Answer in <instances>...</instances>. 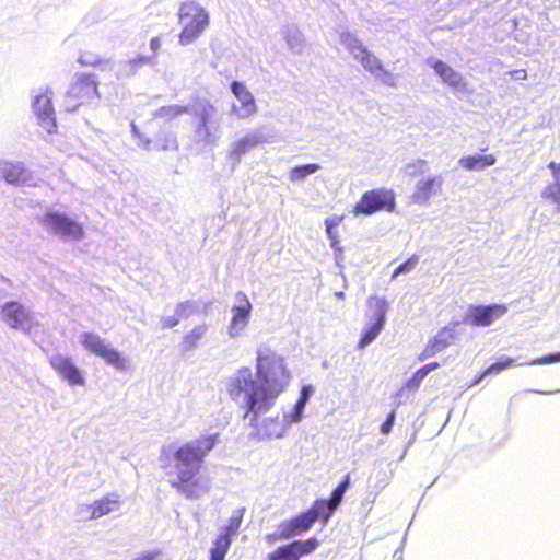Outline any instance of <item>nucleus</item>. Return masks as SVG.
Instances as JSON below:
<instances>
[{"instance_id":"44","label":"nucleus","mask_w":560,"mask_h":560,"mask_svg":"<svg viewBox=\"0 0 560 560\" xmlns=\"http://www.w3.org/2000/svg\"><path fill=\"white\" fill-rule=\"evenodd\" d=\"M559 361H560V352L534 359V360L527 362L526 364H529V365L550 364V363H556V362H559ZM525 363H518L520 366H522Z\"/></svg>"},{"instance_id":"27","label":"nucleus","mask_w":560,"mask_h":560,"mask_svg":"<svg viewBox=\"0 0 560 560\" xmlns=\"http://www.w3.org/2000/svg\"><path fill=\"white\" fill-rule=\"evenodd\" d=\"M335 511V508L330 505L329 502L325 500H318L314 503V505L308 510L311 515H313V520L316 522L322 518L325 523L328 522L330 515Z\"/></svg>"},{"instance_id":"55","label":"nucleus","mask_w":560,"mask_h":560,"mask_svg":"<svg viewBox=\"0 0 560 560\" xmlns=\"http://www.w3.org/2000/svg\"><path fill=\"white\" fill-rule=\"evenodd\" d=\"M424 165H425V162L423 160H419L417 162V166H419V168H422Z\"/></svg>"},{"instance_id":"26","label":"nucleus","mask_w":560,"mask_h":560,"mask_svg":"<svg viewBox=\"0 0 560 560\" xmlns=\"http://www.w3.org/2000/svg\"><path fill=\"white\" fill-rule=\"evenodd\" d=\"M245 509L238 508L233 511L231 514L228 524L222 528L219 535L225 536L228 539H232L235 536L241 527L243 517H244Z\"/></svg>"},{"instance_id":"38","label":"nucleus","mask_w":560,"mask_h":560,"mask_svg":"<svg viewBox=\"0 0 560 560\" xmlns=\"http://www.w3.org/2000/svg\"><path fill=\"white\" fill-rule=\"evenodd\" d=\"M327 237L330 241V247L335 250L336 264L338 266H341V262L343 260V250H342V247L340 246L339 234H338V232L332 233V234H327Z\"/></svg>"},{"instance_id":"1","label":"nucleus","mask_w":560,"mask_h":560,"mask_svg":"<svg viewBox=\"0 0 560 560\" xmlns=\"http://www.w3.org/2000/svg\"><path fill=\"white\" fill-rule=\"evenodd\" d=\"M291 381L292 373L284 357L260 346L256 350L254 370L249 366L238 368L226 377L224 386L229 397L246 410L245 416H250V423L255 425L260 440H279L287 435L293 424L302 421L314 393L312 385H304L294 405L282 407L280 413L261 418L276 406Z\"/></svg>"},{"instance_id":"45","label":"nucleus","mask_w":560,"mask_h":560,"mask_svg":"<svg viewBox=\"0 0 560 560\" xmlns=\"http://www.w3.org/2000/svg\"><path fill=\"white\" fill-rule=\"evenodd\" d=\"M343 220V215H332L325 220L326 234L337 233V226Z\"/></svg>"},{"instance_id":"43","label":"nucleus","mask_w":560,"mask_h":560,"mask_svg":"<svg viewBox=\"0 0 560 560\" xmlns=\"http://www.w3.org/2000/svg\"><path fill=\"white\" fill-rule=\"evenodd\" d=\"M559 361H560V352L534 359V360L527 362L526 364H529V365L550 364V363H556V362H559ZM525 363H518L520 366H522Z\"/></svg>"},{"instance_id":"52","label":"nucleus","mask_w":560,"mask_h":560,"mask_svg":"<svg viewBox=\"0 0 560 560\" xmlns=\"http://www.w3.org/2000/svg\"><path fill=\"white\" fill-rule=\"evenodd\" d=\"M440 368V363L438 362H431L429 364H425L424 366L420 368V370L424 373L427 376L430 372L436 370Z\"/></svg>"},{"instance_id":"54","label":"nucleus","mask_w":560,"mask_h":560,"mask_svg":"<svg viewBox=\"0 0 560 560\" xmlns=\"http://www.w3.org/2000/svg\"><path fill=\"white\" fill-rule=\"evenodd\" d=\"M485 376L486 375H483V373H482L478 378H476V381L472 383V385L479 384Z\"/></svg>"},{"instance_id":"40","label":"nucleus","mask_w":560,"mask_h":560,"mask_svg":"<svg viewBox=\"0 0 560 560\" xmlns=\"http://www.w3.org/2000/svg\"><path fill=\"white\" fill-rule=\"evenodd\" d=\"M374 77L378 79L383 84L390 88H396L398 84L397 77L389 72L388 70H386L384 67Z\"/></svg>"},{"instance_id":"42","label":"nucleus","mask_w":560,"mask_h":560,"mask_svg":"<svg viewBox=\"0 0 560 560\" xmlns=\"http://www.w3.org/2000/svg\"><path fill=\"white\" fill-rule=\"evenodd\" d=\"M347 487H348V481H345V482H342L341 485H339V486L334 490V492H332V494H331V499H330V501H329V503H330V505H331L332 508H335V509H336V508L340 504V502H341V500H342V498H343V494H345V492H346V490H347Z\"/></svg>"},{"instance_id":"14","label":"nucleus","mask_w":560,"mask_h":560,"mask_svg":"<svg viewBox=\"0 0 560 560\" xmlns=\"http://www.w3.org/2000/svg\"><path fill=\"white\" fill-rule=\"evenodd\" d=\"M49 363L60 380L70 387L85 386L86 377L84 371L69 355L56 353L49 358Z\"/></svg>"},{"instance_id":"22","label":"nucleus","mask_w":560,"mask_h":560,"mask_svg":"<svg viewBox=\"0 0 560 560\" xmlns=\"http://www.w3.org/2000/svg\"><path fill=\"white\" fill-rule=\"evenodd\" d=\"M428 63L434 69L442 82L452 88L455 92H465L467 90V84L463 75L455 69L441 60L429 59Z\"/></svg>"},{"instance_id":"34","label":"nucleus","mask_w":560,"mask_h":560,"mask_svg":"<svg viewBox=\"0 0 560 560\" xmlns=\"http://www.w3.org/2000/svg\"><path fill=\"white\" fill-rule=\"evenodd\" d=\"M268 560H299L289 545L277 548L268 555Z\"/></svg>"},{"instance_id":"21","label":"nucleus","mask_w":560,"mask_h":560,"mask_svg":"<svg viewBox=\"0 0 560 560\" xmlns=\"http://www.w3.org/2000/svg\"><path fill=\"white\" fill-rule=\"evenodd\" d=\"M0 177L10 185H28L33 179L32 173L23 163L1 161Z\"/></svg>"},{"instance_id":"28","label":"nucleus","mask_w":560,"mask_h":560,"mask_svg":"<svg viewBox=\"0 0 560 560\" xmlns=\"http://www.w3.org/2000/svg\"><path fill=\"white\" fill-rule=\"evenodd\" d=\"M319 170H320V165L316 164V163H310V164H305V165L295 166L289 172V179L293 183L299 182V180H302L305 177L316 173Z\"/></svg>"},{"instance_id":"12","label":"nucleus","mask_w":560,"mask_h":560,"mask_svg":"<svg viewBox=\"0 0 560 560\" xmlns=\"http://www.w3.org/2000/svg\"><path fill=\"white\" fill-rule=\"evenodd\" d=\"M100 97L97 81L93 75L77 78L67 93L68 106L72 109L84 104H96Z\"/></svg>"},{"instance_id":"53","label":"nucleus","mask_w":560,"mask_h":560,"mask_svg":"<svg viewBox=\"0 0 560 560\" xmlns=\"http://www.w3.org/2000/svg\"><path fill=\"white\" fill-rule=\"evenodd\" d=\"M161 45H162V40L160 37H153L150 40V48L153 52H156L160 49Z\"/></svg>"},{"instance_id":"23","label":"nucleus","mask_w":560,"mask_h":560,"mask_svg":"<svg viewBox=\"0 0 560 560\" xmlns=\"http://www.w3.org/2000/svg\"><path fill=\"white\" fill-rule=\"evenodd\" d=\"M456 339V332L453 328L444 327L441 329L425 346L421 352L419 359L424 361L443 351L447 347L454 343Z\"/></svg>"},{"instance_id":"48","label":"nucleus","mask_w":560,"mask_h":560,"mask_svg":"<svg viewBox=\"0 0 560 560\" xmlns=\"http://www.w3.org/2000/svg\"><path fill=\"white\" fill-rule=\"evenodd\" d=\"M154 149L158 150H174L177 148L176 140L174 137H168L164 143L161 144H154Z\"/></svg>"},{"instance_id":"56","label":"nucleus","mask_w":560,"mask_h":560,"mask_svg":"<svg viewBox=\"0 0 560 560\" xmlns=\"http://www.w3.org/2000/svg\"><path fill=\"white\" fill-rule=\"evenodd\" d=\"M413 166H415L413 164H409V165L407 166V172H408V174L413 175V172H412V171H410Z\"/></svg>"},{"instance_id":"16","label":"nucleus","mask_w":560,"mask_h":560,"mask_svg":"<svg viewBox=\"0 0 560 560\" xmlns=\"http://www.w3.org/2000/svg\"><path fill=\"white\" fill-rule=\"evenodd\" d=\"M508 313L504 304H492L487 306H469L464 318L465 323L477 326L487 327L495 323Z\"/></svg>"},{"instance_id":"47","label":"nucleus","mask_w":560,"mask_h":560,"mask_svg":"<svg viewBox=\"0 0 560 560\" xmlns=\"http://www.w3.org/2000/svg\"><path fill=\"white\" fill-rule=\"evenodd\" d=\"M180 319H183V318L179 317L177 312L175 311V314L173 316H164L162 318V325H163V327L171 328V327L176 326Z\"/></svg>"},{"instance_id":"32","label":"nucleus","mask_w":560,"mask_h":560,"mask_svg":"<svg viewBox=\"0 0 560 560\" xmlns=\"http://www.w3.org/2000/svg\"><path fill=\"white\" fill-rule=\"evenodd\" d=\"M186 112H187V108L185 106L170 105V106L161 107L155 113V117L164 119L166 121H170V120L183 115Z\"/></svg>"},{"instance_id":"57","label":"nucleus","mask_w":560,"mask_h":560,"mask_svg":"<svg viewBox=\"0 0 560 560\" xmlns=\"http://www.w3.org/2000/svg\"><path fill=\"white\" fill-rule=\"evenodd\" d=\"M335 295L338 298V299H343L345 298V293L343 292H336Z\"/></svg>"},{"instance_id":"9","label":"nucleus","mask_w":560,"mask_h":560,"mask_svg":"<svg viewBox=\"0 0 560 560\" xmlns=\"http://www.w3.org/2000/svg\"><path fill=\"white\" fill-rule=\"evenodd\" d=\"M0 318L9 327L20 329L27 335L37 331L40 326L37 316L15 301L7 302L2 305Z\"/></svg>"},{"instance_id":"7","label":"nucleus","mask_w":560,"mask_h":560,"mask_svg":"<svg viewBox=\"0 0 560 560\" xmlns=\"http://www.w3.org/2000/svg\"><path fill=\"white\" fill-rule=\"evenodd\" d=\"M388 303L385 298L372 295L366 301V326L362 331L358 343L359 349H364L372 343L383 330L386 323Z\"/></svg>"},{"instance_id":"18","label":"nucleus","mask_w":560,"mask_h":560,"mask_svg":"<svg viewBox=\"0 0 560 560\" xmlns=\"http://www.w3.org/2000/svg\"><path fill=\"white\" fill-rule=\"evenodd\" d=\"M268 142L269 139L262 130H250L231 143L229 156L235 162H240L242 156L252 151L254 148Z\"/></svg>"},{"instance_id":"17","label":"nucleus","mask_w":560,"mask_h":560,"mask_svg":"<svg viewBox=\"0 0 560 560\" xmlns=\"http://www.w3.org/2000/svg\"><path fill=\"white\" fill-rule=\"evenodd\" d=\"M121 497L110 492L95 500L91 504L80 506V513L89 520H98L103 516L118 512L121 509Z\"/></svg>"},{"instance_id":"19","label":"nucleus","mask_w":560,"mask_h":560,"mask_svg":"<svg viewBox=\"0 0 560 560\" xmlns=\"http://www.w3.org/2000/svg\"><path fill=\"white\" fill-rule=\"evenodd\" d=\"M314 523L315 521L313 520V515H311V513L307 511L288 522L280 524L278 534L268 535L266 539L269 542L273 541L277 536L282 539H289L308 530Z\"/></svg>"},{"instance_id":"60","label":"nucleus","mask_w":560,"mask_h":560,"mask_svg":"<svg viewBox=\"0 0 560 560\" xmlns=\"http://www.w3.org/2000/svg\"><path fill=\"white\" fill-rule=\"evenodd\" d=\"M544 395L551 394V392H540Z\"/></svg>"},{"instance_id":"25","label":"nucleus","mask_w":560,"mask_h":560,"mask_svg":"<svg viewBox=\"0 0 560 560\" xmlns=\"http://www.w3.org/2000/svg\"><path fill=\"white\" fill-rule=\"evenodd\" d=\"M497 158L493 154L465 155L459 159L458 164L466 171L481 172L485 168L494 165Z\"/></svg>"},{"instance_id":"59","label":"nucleus","mask_w":560,"mask_h":560,"mask_svg":"<svg viewBox=\"0 0 560 560\" xmlns=\"http://www.w3.org/2000/svg\"><path fill=\"white\" fill-rule=\"evenodd\" d=\"M149 144H150V141H149V140H147V142H145V148H147V149H151Z\"/></svg>"},{"instance_id":"50","label":"nucleus","mask_w":560,"mask_h":560,"mask_svg":"<svg viewBox=\"0 0 560 560\" xmlns=\"http://www.w3.org/2000/svg\"><path fill=\"white\" fill-rule=\"evenodd\" d=\"M159 551H148L139 555L136 560H154L159 556Z\"/></svg>"},{"instance_id":"10","label":"nucleus","mask_w":560,"mask_h":560,"mask_svg":"<svg viewBox=\"0 0 560 560\" xmlns=\"http://www.w3.org/2000/svg\"><path fill=\"white\" fill-rule=\"evenodd\" d=\"M253 304L246 293L238 291L234 295V303L231 307V319L226 332L231 339L243 336L252 318Z\"/></svg>"},{"instance_id":"33","label":"nucleus","mask_w":560,"mask_h":560,"mask_svg":"<svg viewBox=\"0 0 560 560\" xmlns=\"http://www.w3.org/2000/svg\"><path fill=\"white\" fill-rule=\"evenodd\" d=\"M289 48L298 55H301L305 48V42L300 32L289 33L287 37Z\"/></svg>"},{"instance_id":"4","label":"nucleus","mask_w":560,"mask_h":560,"mask_svg":"<svg viewBox=\"0 0 560 560\" xmlns=\"http://www.w3.org/2000/svg\"><path fill=\"white\" fill-rule=\"evenodd\" d=\"M180 33L178 43L188 46L195 43L210 24L208 10L197 1L183 2L178 9Z\"/></svg>"},{"instance_id":"13","label":"nucleus","mask_w":560,"mask_h":560,"mask_svg":"<svg viewBox=\"0 0 560 560\" xmlns=\"http://www.w3.org/2000/svg\"><path fill=\"white\" fill-rule=\"evenodd\" d=\"M340 42L350 55L372 75L381 71L383 63L380 58L372 54L355 35L342 33Z\"/></svg>"},{"instance_id":"46","label":"nucleus","mask_w":560,"mask_h":560,"mask_svg":"<svg viewBox=\"0 0 560 560\" xmlns=\"http://www.w3.org/2000/svg\"><path fill=\"white\" fill-rule=\"evenodd\" d=\"M150 62V58L148 57H140L135 60H130L125 65L126 71L128 73H133L137 71L138 67L141 65H145Z\"/></svg>"},{"instance_id":"3","label":"nucleus","mask_w":560,"mask_h":560,"mask_svg":"<svg viewBox=\"0 0 560 560\" xmlns=\"http://www.w3.org/2000/svg\"><path fill=\"white\" fill-rule=\"evenodd\" d=\"M78 341L86 352L101 358L115 371L129 373L133 370L131 358L116 349L108 340L96 332L83 331L78 336Z\"/></svg>"},{"instance_id":"35","label":"nucleus","mask_w":560,"mask_h":560,"mask_svg":"<svg viewBox=\"0 0 560 560\" xmlns=\"http://www.w3.org/2000/svg\"><path fill=\"white\" fill-rule=\"evenodd\" d=\"M176 312L179 317L182 318H188L189 316H192L200 312V306L197 302L187 301L184 303H180L176 307Z\"/></svg>"},{"instance_id":"49","label":"nucleus","mask_w":560,"mask_h":560,"mask_svg":"<svg viewBox=\"0 0 560 560\" xmlns=\"http://www.w3.org/2000/svg\"><path fill=\"white\" fill-rule=\"evenodd\" d=\"M394 421H395V412H390L387 417V419L385 420V422L382 424L381 427V432L383 434H388L392 430V427L394 424Z\"/></svg>"},{"instance_id":"24","label":"nucleus","mask_w":560,"mask_h":560,"mask_svg":"<svg viewBox=\"0 0 560 560\" xmlns=\"http://www.w3.org/2000/svg\"><path fill=\"white\" fill-rule=\"evenodd\" d=\"M548 168L551 171V182L541 190L540 197L551 203L556 211H560V163L550 162Z\"/></svg>"},{"instance_id":"51","label":"nucleus","mask_w":560,"mask_h":560,"mask_svg":"<svg viewBox=\"0 0 560 560\" xmlns=\"http://www.w3.org/2000/svg\"><path fill=\"white\" fill-rule=\"evenodd\" d=\"M511 75L515 80H526L527 79V72L524 69H517L511 72Z\"/></svg>"},{"instance_id":"2","label":"nucleus","mask_w":560,"mask_h":560,"mask_svg":"<svg viewBox=\"0 0 560 560\" xmlns=\"http://www.w3.org/2000/svg\"><path fill=\"white\" fill-rule=\"evenodd\" d=\"M218 443V434H208L179 446L164 445L160 460L166 465L174 460L167 472L170 485L184 498L197 500L207 495L212 488V479L201 469L206 456Z\"/></svg>"},{"instance_id":"20","label":"nucleus","mask_w":560,"mask_h":560,"mask_svg":"<svg viewBox=\"0 0 560 560\" xmlns=\"http://www.w3.org/2000/svg\"><path fill=\"white\" fill-rule=\"evenodd\" d=\"M443 179L441 176L423 177L419 179L413 188L411 201L417 205H429L432 197L438 196L442 190Z\"/></svg>"},{"instance_id":"5","label":"nucleus","mask_w":560,"mask_h":560,"mask_svg":"<svg viewBox=\"0 0 560 560\" xmlns=\"http://www.w3.org/2000/svg\"><path fill=\"white\" fill-rule=\"evenodd\" d=\"M46 232L68 242H80L85 236L83 223L57 209H48L40 218Z\"/></svg>"},{"instance_id":"37","label":"nucleus","mask_w":560,"mask_h":560,"mask_svg":"<svg viewBox=\"0 0 560 560\" xmlns=\"http://www.w3.org/2000/svg\"><path fill=\"white\" fill-rule=\"evenodd\" d=\"M515 363V360L512 358H503L501 361L491 364L488 369L483 371V375L490 374H499L503 370L511 368Z\"/></svg>"},{"instance_id":"29","label":"nucleus","mask_w":560,"mask_h":560,"mask_svg":"<svg viewBox=\"0 0 560 560\" xmlns=\"http://www.w3.org/2000/svg\"><path fill=\"white\" fill-rule=\"evenodd\" d=\"M232 539L219 535L210 549V560H224L225 555L231 546Z\"/></svg>"},{"instance_id":"31","label":"nucleus","mask_w":560,"mask_h":560,"mask_svg":"<svg viewBox=\"0 0 560 560\" xmlns=\"http://www.w3.org/2000/svg\"><path fill=\"white\" fill-rule=\"evenodd\" d=\"M318 545H319V542L315 538H310L304 541L296 540V541L289 544V546L295 552L296 558L299 560H300L301 556L308 555V553L313 552L318 547Z\"/></svg>"},{"instance_id":"41","label":"nucleus","mask_w":560,"mask_h":560,"mask_svg":"<svg viewBox=\"0 0 560 560\" xmlns=\"http://www.w3.org/2000/svg\"><path fill=\"white\" fill-rule=\"evenodd\" d=\"M78 61L83 66H98L102 60L100 56L90 52V51H83L80 54Z\"/></svg>"},{"instance_id":"58","label":"nucleus","mask_w":560,"mask_h":560,"mask_svg":"<svg viewBox=\"0 0 560 560\" xmlns=\"http://www.w3.org/2000/svg\"><path fill=\"white\" fill-rule=\"evenodd\" d=\"M132 131H133L135 135L138 133L137 127L135 125H132Z\"/></svg>"},{"instance_id":"30","label":"nucleus","mask_w":560,"mask_h":560,"mask_svg":"<svg viewBox=\"0 0 560 560\" xmlns=\"http://www.w3.org/2000/svg\"><path fill=\"white\" fill-rule=\"evenodd\" d=\"M208 331V325L207 324H200L195 326L184 338V345L187 349L195 348L199 340L205 337V335Z\"/></svg>"},{"instance_id":"39","label":"nucleus","mask_w":560,"mask_h":560,"mask_svg":"<svg viewBox=\"0 0 560 560\" xmlns=\"http://www.w3.org/2000/svg\"><path fill=\"white\" fill-rule=\"evenodd\" d=\"M424 377V373L419 369L409 380L406 381L405 385L400 389V393H402L405 389L413 392L417 390Z\"/></svg>"},{"instance_id":"11","label":"nucleus","mask_w":560,"mask_h":560,"mask_svg":"<svg viewBox=\"0 0 560 560\" xmlns=\"http://www.w3.org/2000/svg\"><path fill=\"white\" fill-rule=\"evenodd\" d=\"M32 109L38 125L48 133H54L57 125L52 106V91L49 88H39L33 91Z\"/></svg>"},{"instance_id":"6","label":"nucleus","mask_w":560,"mask_h":560,"mask_svg":"<svg viewBox=\"0 0 560 560\" xmlns=\"http://www.w3.org/2000/svg\"><path fill=\"white\" fill-rule=\"evenodd\" d=\"M198 122L195 135L198 141L207 145H215L222 136V117L214 105L202 102L195 108Z\"/></svg>"},{"instance_id":"8","label":"nucleus","mask_w":560,"mask_h":560,"mask_svg":"<svg viewBox=\"0 0 560 560\" xmlns=\"http://www.w3.org/2000/svg\"><path fill=\"white\" fill-rule=\"evenodd\" d=\"M396 207V195L389 188H376L365 191L354 205V215H372L380 211L393 212Z\"/></svg>"},{"instance_id":"15","label":"nucleus","mask_w":560,"mask_h":560,"mask_svg":"<svg viewBox=\"0 0 560 560\" xmlns=\"http://www.w3.org/2000/svg\"><path fill=\"white\" fill-rule=\"evenodd\" d=\"M231 91L236 98L231 106L233 116L238 119H247L257 113L255 97L244 83L234 81L231 84Z\"/></svg>"},{"instance_id":"36","label":"nucleus","mask_w":560,"mask_h":560,"mask_svg":"<svg viewBox=\"0 0 560 560\" xmlns=\"http://www.w3.org/2000/svg\"><path fill=\"white\" fill-rule=\"evenodd\" d=\"M419 262V257L412 255L405 262L399 265L392 275V279H396L399 275L409 273L412 271Z\"/></svg>"}]
</instances>
